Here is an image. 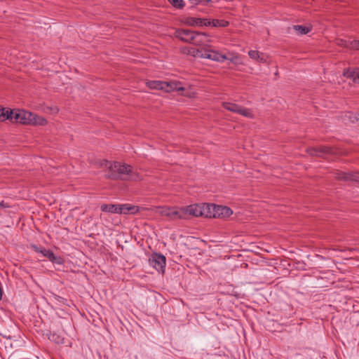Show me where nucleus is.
<instances>
[{
	"mask_svg": "<svg viewBox=\"0 0 359 359\" xmlns=\"http://www.w3.org/2000/svg\"><path fill=\"white\" fill-rule=\"evenodd\" d=\"M100 167L108 170L106 177L109 179L121 178L122 180L134 181L141 180L140 175L134 172L130 165L103 160L100 163Z\"/></svg>",
	"mask_w": 359,
	"mask_h": 359,
	"instance_id": "obj_1",
	"label": "nucleus"
},
{
	"mask_svg": "<svg viewBox=\"0 0 359 359\" xmlns=\"http://www.w3.org/2000/svg\"><path fill=\"white\" fill-rule=\"evenodd\" d=\"M102 212L117 213V214H136L139 212L140 208L130 204H102L100 206Z\"/></svg>",
	"mask_w": 359,
	"mask_h": 359,
	"instance_id": "obj_2",
	"label": "nucleus"
},
{
	"mask_svg": "<svg viewBox=\"0 0 359 359\" xmlns=\"http://www.w3.org/2000/svg\"><path fill=\"white\" fill-rule=\"evenodd\" d=\"M152 210L161 216L166 217L169 220L183 219L181 208L170 206H156Z\"/></svg>",
	"mask_w": 359,
	"mask_h": 359,
	"instance_id": "obj_3",
	"label": "nucleus"
},
{
	"mask_svg": "<svg viewBox=\"0 0 359 359\" xmlns=\"http://www.w3.org/2000/svg\"><path fill=\"white\" fill-rule=\"evenodd\" d=\"M208 204H194L185 207H182L183 219H187L190 216L208 217Z\"/></svg>",
	"mask_w": 359,
	"mask_h": 359,
	"instance_id": "obj_4",
	"label": "nucleus"
},
{
	"mask_svg": "<svg viewBox=\"0 0 359 359\" xmlns=\"http://www.w3.org/2000/svg\"><path fill=\"white\" fill-rule=\"evenodd\" d=\"M208 217L226 218L233 214V211L226 206L208 204Z\"/></svg>",
	"mask_w": 359,
	"mask_h": 359,
	"instance_id": "obj_5",
	"label": "nucleus"
},
{
	"mask_svg": "<svg viewBox=\"0 0 359 359\" xmlns=\"http://www.w3.org/2000/svg\"><path fill=\"white\" fill-rule=\"evenodd\" d=\"M166 259L161 254H153L149 259V264L157 271L163 273L165 267Z\"/></svg>",
	"mask_w": 359,
	"mask_h": 359,
	"instance_id": "obj_6",
	"label": "nucleus"
},
{
	"mask_svg": "<svg viewBox=\"0 0 359 359\" xmlns=\"http://www.w3.org/2000/svg\"><path fill=\"white\" fill-rule=\"evenodd\" d=\"M183 23L188 26H210L211 21L205 18L188 17L183 20Z\"/></svg>",
	"mask_w": 359,
	"mask_h": 359,
	"instance_id": "obj_7",
	"label": "nucleus"
},
{
	"mask_svg": "<svg viewBox=\"0 0 359 359\" xmlns=\"http://www.w3.org/2000/svg\"><path fill=\"white\" fill-rule=\"evenodd\" d=\"M203 58L222 62L227 59V56L213 50L205 49L204 50Z\"/></svg>",
	"mask_w": 359,
	"mask_h": 359,
	"instance_id": "obj_8",
	"label": "nucleus"
},
{
	"mask_svg": "<svg viewBox=\"0 0 359 359\" xmlns=\"http://www.w3.org/2000/svg\"><path fill=\"white\" fill-rule=\"evenodd\" d=\"M308 152L312 156L323 157L325 154H334V151L331 147L326 146H319L315 148H310Z\"/></svg>",
	"mask_w": 359,
	"mask_h": 359,
	"instance_id": "obj_9",
	"label": "nucleus"
},
{
	"mask_svg": "<svg viewBox=\"0 0 359 359\" xmlns=\"http://www.w3.org/2000/svg\"><path fill=\"white\" fill-rule=\"evenodd\" d=\"M194 33V32L190 29H180L175 32V36L181 41L191 43Z\"/></svg>",
	"mask_w": 359,
	"mask_h": 359,
	"instance_id": "obj_10",
	"label": "nucleus"
},
{
	"mask_svg": "<svg viewBox=\"0 0 359 359\" xmlns=\"http://www.w3.org/2000/svg\"><path fill=\"white\" fill-rule=\"evenodd\" d=\"M193 39L191 43L201 46L205 45L206 43L209 42L208 35L204 32H194L193 35Z\"/></svg>",
	"mask_w": 359,
	"mask_h": 359,
	"instance_id": "obj_11",
	"label": "nucleus"
},
{
	"mask_svg": "<svg viewBox=\"0 0 359 359\" xmlns=\"http://www.w3.org/2000/svg\"><path fill=\"white\" fill-rule=\"evenodd\" d=\"M163 91L170 93L172 91H183L184 88L182 83L177 81H164Z\"/></svg>",
	"mask_w": 359,
	"mask_h": 359,
	"instance_id": "obj_12",
	"label": "nucleus"
},
{
	"mask_svg": "<svg viewBox=\"0 0 359 359\" xmlns=\"http://www.w3.org/2000/svg\"><path fill=\"white\" fill-rule=\"evenodd\" d=\"M32 249L39 253H41L43 257L48 258L50 261L55 262H56V257L54 253L49 250H46L43 247H38L36 245H32Z\"/></svg>",
	"mask_w": 359,
	"mask_h": 359,
	"instance_id": "obj_13",
	"label": "nucleus"
},
{
	"mask_svg": "<svg viewBox=\"0 0 359 359\" xmlns=\"http://www.w3.org/2000/svg\"><path fill=\"white\" fill-rule=\"evenodd\" d=\"M336 175V177L338 180L344 181L351 180L359 182V172L346 173L343 172H339Z\"/></svg>",
	"mask_w": 359,
	"mask_h": 359,
	"instance_id": "obj_14",
	"label": "nucleus"
},
{
	"mask_svg": "<svg viewBox=\"0 0 359 359\" xmlns=\"http://www.w3.org/2000/svg\"><path fill=\"white\" fill-rule=\"evenodd\" d=\"M344 76L351 79L354 83H359V69H346Z\"/></svg>",
	"mask_w": 359,
	"mask_h": 359,
	"instance_id": "obj_15",
	"label": "nucleus"
},
{
	"mask_svg": "<svg viewBox=\"0 0 359 359\" xmlns=\"http://www.w3.org/2000/svg\"><path fill=\"white\" fill-rule=\"evenodd\" d=\"M183 52L194 57L203 58L204 50H200L193 47H187L184 48Z\"/></svg>",
	"mask_w": 359,
	"mask_h": 359,
	"instance_id": "obj_16",
	"label": "nucleus"
},
{
	"mask_svg": "<svg viewBox=\"0 0 359 359\" xmlns=\"http://www.w3.org/2000/svg\"><path fill=\"white\" fill-rule=\"evenodd\" d=\"M21 111L22 109H10L8 111L9 113V118L8 120L12 123H20L21 121Z\"/></svg>",
	"mask_w": 359,
	"mask_h": 359,
	"instance_id": "obj_17",
	"label": "nucleus"
},
{
	"mask_svg": "<svg viewBox=\"0 0 359 359\" xmlns=\"http://www.w3.org/2000/svg\"><path fill=\"white\" fill-rule=\"evenodd\" d=\"M29 125L32 126H45L47 124V121L41 116L32 113Z\"/></svg>",
	"mask_w": 359,
	"mask_h": 359,
	"instance_id": "obj_18",
	"label": "nucleus"
},
{
	"mask_svg": "<svg viewBox=\"0 0 359 359\" xmlns=\"http://www.w3.org/2000/svg\"><path fill=\"white\" fill-rule=\"evenodd\" d=\"M248 55L250 58L255 60L265 62L266 61L265 55L257 50H250Z\"/></svg>",
	"mask_w": 359,
	"mask_h": 359,
	"instance_id": "obj_19",
	"label": "nucleus"
},
{
	"mask_svg": "<svg viewBox=\"0 0 359 359\" xmlns=\"http://www.w3.org/2000/svg\"><path fill=\"white\" fill-rule=\"evenodd\" d=\"M164 81H149L146 83V85L150 89L163 90Z\"/></svg>",
	"mask_w": 359,
	"mask_h": 359,
	"instance_id": "obj_20",
	"label": "nucleus"
},
{
	"mask_svg": "<svg viewBox=\"0 0 359 359\" xmlns=\"http://www.w3.org/2000/svg\"><path fill=\"white\" fill-rule=\"evenodd\" d=\"M32 116V112L22 109L20 123L25 124V125H29L30 121H31Z\"/></svg>",
	"mask_w": 359,
	"mask_h": 359,
	"instance_id": "obj_21",
	"label": "nucleus"
},
{
	"mask_svg": "<svg viewBox=\"0 0 359 359\" xmlns=\"http://www.w3.org/2000/svg\"><path fill=\"white\" fill-rule=\"evenodd\" d=\"M222 107L229 111L237 114L241 105L235 103L224 102H222Z\"/></svg>",
	"mask_w": 359,
	"mask_h": 359,
	"instance_id": "obj_22",
	"label": "nucleus"
},
{
	"mask_svg": "<svg viewBox=\"0 0 359 359\" xmlns=\"http://www.w3.org/2000/svg\"><path fill=\"white\" fill-rule=\"evenodd\" d=\"M293 29L297 32V34L303 35L309 33L311 27L310 26H305V25H294Z\"/></svg>",
	"mask_w": 359,
	"mask_h": 359,
	"instance_id": "obj_23",
	"label": "nucleus"
},
{
	"mask_svg": "<svg viewBox=\"0 0 359 359\" xmlns=\"http://www.w3.org/2000/svg\"><path fill=\"white\" fill-rule=\"evenodd\" d=\"M237 114H238L244 117L250 118H254V114H253L252 110L249 109L248 108L243 107L242 106L240 107Z\"/></svg>",
	"mask_w": 359,
	"mask_h": 359,
	"instance_id": "obj_24",
	"label": "nucleus"
},
{
	"mask_svg": "<svg viewBox=\"0 0 359 359\" xmlns=\"http://www.w3.org/2000/svg\"><path fill=\"white\" fill-rule=\"evenodd\" d=\"M212 27H225L229 25V22L224 20H213L211 21V25Z\"/></svg>",
	"mask_w": 359,
	"mask_h": 359,
	"instance_id": "obj_25",
	"label": "nucleus"
},
{
	"mask_svg": "<svg viewBox=\"0 0 359 359\" xmlns=\"http://www.w3.org/2000/svg\"><path fill=\"white\" fill-rule=\"evenodd\" d=\"M9 109L0 107V121H4L9 118Z\"/></svg>",
	"mask_w": 359,
	"mask_h": 359,
	"instance_id": "obj_26",
	"label": "nucleus"
},
{
	"mask_svg": "<svg viewBox=\"0 0 359 359\" xmlns=\"http://www.w3.org/2000/svg\"><path fill=\"white\" fill-rule=\"evenodd\" d=\"M174 7L182 8L184 6L183 0H168Z\"/></svg>",
	"mask_w": 359,
	"mask_h": 359,
	"instance_id": "obj_27",
	"label": "nucleus"
},
{
	"mask_svg": "<svg viewBox=\"0 0 359 359\" xmlns=\"http://www.w3.org/2000/svg\"><path fill=\"white\" fill-rule=\"evenodd\" d=\"M230 57H227L228 60L234 64H241L240 56L238 54H230Z\"/></svg>",
	"mask_w": 359,
	"mask_h": 359,
	"instance_id": "obj_28",
	"label": "nucleus"
},
{
	"mask_svg": "<svg viewBox=\"0 0 359 359\" xmlns=\"http://www.w3.org/2000/svg\"><path fill=\"white\" fill-rule=\"evenodd\" d=\"M337 45L343 47H346L351 48V42L345 41L344 39H337Z\"/></svg>",
	"mask_w": 359,
	"mask_h": 359,
	"instance_id": "obj_29",
	"label": "nucleus"
},
{
	"mask_svg": "<svg viewBox=\"0 0 359 359\" xmlns=\"http://www.w3.org/2000/svg\"><path fill=\"white\" fill-rule=\"evenodd\" d=\"M49 339L50 340L55 341L57 344L61 343L63 340L60 337H59L55 334H51V336L49 337Z\"/></svg>",
	"mask_w": 359,
	"mask_h": 359,
	"instance_id": "obj_30",
	"label": "nucleus"
},
{
	"mask_svg": "<svg viewBox=\"0 0 359 359\" xmlns=\"http://www.w3.org/2000/svg\"><path fill=\"white\" fill-rule=\"evenodd\" d=\"M351 49L359 50V41H351Z\"/></svg>",
	"mask_w": 359,
	"mask_h": 359,
	"instance_id": "obj_31",
	"label": "nucleus"
},
{
	"mask_svg": "<svg viewBox=\"0 0 359 359\" xmlns=\"http://www.w3.org/2000/svg\"><path fill=\"white\" fill-rule=\"evenodd\" d=\"M7 207L4 201H0V208H6Z\"/></svg>",
	"mask_w": 359,
	"mask_h": 359,
	"instance_id": "obj_32",
	"label": "nucleus"
}]
</instances>
